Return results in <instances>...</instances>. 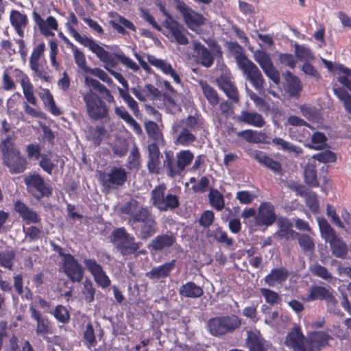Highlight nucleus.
I'll use <instances>...</instances> for the list:
<instances>
[{"label":"nucleus","mask_w":351,"mask_h":351,"mask_svg":"<svg viewBox=\"0 0 351 351\" xmlns=\"http://www.w3.org/2000/svg\"><path fill=\"white\" fill-rule=\"evenodd\" d=\"M120 210L129 216L128 223L141 240H147L157 232V221L148 206L132 199L124 204Z\"/></svg>","instance_id":"obj_1"},{"label":"nucleus","mask_w":351,"mask_h":351,"mask_svg":"<svg viewBox=\"0 0 351 351\" xmlns=\"http://www.w3.org/2000/svg\"><path fill=\"white\" fill-rule=\"evenodd\" d=\"M294 49L296 57L300 61L310 62L315 58L310 49L304 45L295 43L294 45Z\"/></svg>","instance_id":"obj_51"},{"label":"nucleus","mask_w":351,"mask_h":351,"mask_svg":"<svg viewBox=\"0 0 351 351\" xmlns=\"http://www.w3.org/2000/svg\"><path fill=\"white\" fill-rule=\"evenodd\" d=\"M84 338L85 340V344L88 348L96 346L97 341L94 333V329L90 323L87 324L86 326V330L84 332Z\"/></svg>","instance_id":"obj_60"},{"label":"nucleus","mask_w":351,"mask_h":351,"mask_svg":"<svg viewBox=\"0 0 351 351\" xmlns=\"http://www.w3.org/2000/svg\"><path fill=\"white\" fill-rule=\"evenodd\" d=\"M115 114L122 120H123L132 130L137 134L142 133V128L140 124L131 116L123 106H116L114 107Z\"/></svg>","instance_id":"obj_36"},{"label":"nucleus","mask_w":351,"mask_h":351,"mask_svg":"<svg viewBox=\"0 0 351 351\" xmlns=\"http://www.w3.org/2000/svg\"><path fill=\"white\" fill-rule=\"evenodd\" d=\"M299 109L302 115L309 121H315L319 119V112L314 106L304 104L300 105Z\"/></svg>","instance_id":"obj_56"},{"label":"nucleus","mask_w":351,"mask_h":351,"mask_svg":"<svg viewBox=\"0 0 351 351\" xmlns=\"http://www.w3.org/2000/svg\"><path fill=\"white\" fill-rule=\"evenodd\" d=\"M95 289L93 282L89 279H86L83 282L82 293L87 303L93 302L95 300Z\"/></svg>","instance_id":"obj_57"},{"label":"nucleus","mask_w":351,"mask_h":351,"mask_svg":"<svg viewBox=\"0 0 351 351\" xmlns=\"http://www.w3.org/2000/svg\"><path fill=\"white\" fill-rule=\"evenodd\" d=\"M304 180L306 184L311 187H317L319 186V182L317 178V171L313 165H306L304 171Z\"/></svg>","instance_id":"obj_50"},{"label":"nucleus","mask_w":351,"mask_h":351,"mask_svg":"<svg viewBox=\"0 0 351 351\" xmlns=\"http://www.w3.org/2000/svg\"><path fill=\"white\" fill-rule=\"evenodd\" d=\"M0 150L2 152L3 158L19 152V150L17 149L14 145V137L8 135L3 139L0 143Z\"/></svg>","instance_id":"obj_49"},{"label":"nucleus","mask_w":351,"mask_h":351,"mask_svg":"<svg viewBox=\"0 0 351 351\" xmlns=\"http://www.w3.org/2000/svg\"><path fill=\"white\" fill-rule=\"evenodd\" d=\"M3 163L7 166L12 173H23L26 169L27 160L20 152L5 156L3 158Z\"/></svg>","instance_id":"obj_19"},{"label":"nucleus","mask_w":351,"mask_h":351,"mask_svg":"<svg viewBox=\"0 0 351 351\" xmlns=\"http://www.w3.org/2000/svg\"><path fill=\"white\" fill-rule=\"evenodd\" d=\"M145 130L148 136L154 141H158L162 138V133L158 128V125L155 122L148 121L146 123Z\"/></svg>","instance_id":"obj_61"},{"label":"nucleus","mask_w":351,"mask_h":351,"mask_svg":"<svg viewBox=\"0 0 351 351\" xmlns=\"http://www.w3.org/2000/svg\"><path fill=\"white\" fill-rule=\"evenodd\" d=\"M208 197L210 206L215 210L220 211L224 208L223 195L217 189L210 188Z\"/></svg>","instance_id":"obj_45"},{"label":"nucleus","mask_w":351,"mask_h":351,"mask_svg":"<svg viewBox=\"0 0 351 351\" xmlns=\"http://www.w3.org/2000/svg\"><path fill=\"white\" fill-rule=\"evenodd\" d=\"M147 149L149 152L148 170L152 173H158L160 165L159 148L156 143H152L148 145Z\"/></svg>","instance_id":"obj_32"},{"label":"nucleus","mask_w":351,"mask_h":351,"mask_svg":"<svg viewBox=\"0 0 351 351\" xmlns=\"http://www.w3.org/2000/svg\"><path fill=\"white\" fill-rule=\"evenodd\" d=\"M327 141V138L325 134L322 132H316L311 136V141L314 144H319L318 145H312L310 144L305 145L306 147L315 149V150H320L324 148L326 145L325 143Z\"/></svg>","instance_id":"obj_53"},{"label":"nucleus","mask_w":351,"mask_h":351,"mask_svg":"<svg viewBox=\"0 0 351 351\" xmlns=\"http://www.w3.org/2000/svg\"><path fill=\"white\" fill-rule=\"evenodd\" d=\"M45 49L44 43H40L33 50L29 60V66L31 69H34L38 66V61L43 55Z\"/></svg>","instance_id":"obj_59"},{"label":"nucleus","mask_w":351,"mask_h":351,"mask_svg":"<svg viewBox=\"0 0 351 351\" xmlns=\"http://www.w3.org/2000/svg\"><path fill=\"white\" fill-rule=\"evenodd\" d=\"M331 290L332 289H327L322 286H312L309 289L308 293L306 295L304 300L306 302H311L317 300H324L326 297V295H328Z\"/></svg>","instance_id":"obj_43"},{"label":"nucleus","mask_w":351,"mask_h":351,"mask_svg":"<svg viewBox=\"0 0 351 351\" xmlns=\"http://www.w3.org/2000/svg\"><path fill=\"white\" fill-rule=\"evenodd\" d=\"M329 336L324 332H314L306 338L307 351H318L327 344Z\"/></svg>","instance_id":"obj_26"},{"label":"nucleus","mask_w":351,"mask_h":351,"mask_svg":"<svg viewBox=\"0 0 351 351\" xmlns=\"http://www.w3.org/2000/svg\"><path fill=\"white\" fill-rule=\"evenodd\" d=\"M147 61L150 64L160 69L165 75H167L169 69L171 68V65L167 61L156 58L152 55L147 56Z\"/></svg>","instance_id":"obj_54"},{"label":"nucleus","mask_w":351,"mask_h":351,"mask_svg":"<svg viewBox=\"0 0 351 351\" xmlns=\"http://www.w3.org/2000/svg\"><path fill=\"white\" fill-rule=\"evenodd\" d=\"M282 319V317L279 315L278 311H268L264 321L268 326L277 328L280 326V320Z\"/></svg>","instance_id":"obj_63"},{"label":"nucleus","mask_w":351,"mask_h":351,"mask_svg":"<svg viewBox=\"0 0 351 351\" xmlns=\"http://www.w3.org/2000/svg\"><path fill=\"white\" fill-rule=\"evenodd\" d=\"M111 241L123 256L134 253L142 245L141 243L135 242L134 237L130 235L124 228H116L112 231Z\"/></svg>","instance_id":"obj_8"},{"label":"nucleus","mask_w":351,"mask_h":351,"mask_svg":"<svg viewBox=\"0 0 351 351\" xmlns=\"http://www.w3.org/2000/svg\"><path fill=\"white\" fill-rule=\"evenodd\" d=\"M199 84L203 94L208 103L213 106H217L219 102V97L215 88L206 82L202 81L199 82Z\"/></svg>","instance_id":"obj_44"},{"label":"nucleus","mask_w":351,"mask_h":351,"mask_svg":"<svg viewBox=\"0 0 351 351\" xmlns=\"http://www.w3.org/2000/svg\"><path fill=\"white\" fill-rule=\"evenodd\" d=\"M254 60L260 65L265 75L278 85L280 83V73L275 69L269 56L263 50H258L254 53Z\"/></svg>","instance_id":"obj_13"},{"label":"nucleus","mask_w":351,"mask_h":351,"mask_svg":"<svg viewBox=\"0 0 351 351\" xmlns=\"http://www.w3.org/2000/svg\"><path fill=\"white\" fill-rule=\"evenodd\" d=\"M67 27L72 36L80 44L88 47L96 56L104 49V48L99 45L93 39L86 36H82L71 25L67 24Z\"/></svg>","instance_id":"obj_27"},{"label":"nucleus","mask_w":351,"mask_h":351,"mask_svg":"<svg viewBox=\"0 0 351 351\" xmlns=\"http://www.w3.org/2000/svg\"><path fill=\"white\" fill-rule=\"evenodd\" d=\"M319 226L322 237L326 242L337 237L334 230L326 220L319 221Z\"/></svg>","instance_id":"obj_58"},{"label":"nucleus","mask_w":351,"mask_h":351,"mask_svg":"<svg viewBox=\"0 0 351 351\" xmlns=\"http://www.w3.org/2000/svg\"><path fill=\"white\" fill-rule=\"evenodd\" d=\"M84 83L90 88L89 89L96 90L100 94H102L104 98L106 100L107 102H114V98L111 94L110 90L108 89L104 84H101L98 80L90 77L86 76L84 77Z\"/></svg>","instance_id":"obj_35"},{"label":"nucleus","mask_w":351,"mask_h":351,"mask_svg":"<svg viewBox=\"0 0 351 351\" xmlns=\"http://www.w3.org/2000/svg\"><path fill=\"white\" fill-rule=\"evenodd\" d=\"M175 241L176 237L173 234H162L153 239L149 247L155 251H162L172 246Z\"/></svg>","instance_id":"obj_33"},{"label":"nucleus","mask_w":351,"mask_h":351,"mask_svg":"<svg viewBox=\"0 0 351 351\" xmlns=\"http://www.w3.org/2000/svg\"><path fill=\"white\" fill-rule=\"evenodd\" d=\"M82 97L85 104L87 114L91 119L101 120L108 117V106L93 90L88 89L82 93Z\"/></svg>","instance_id":"obj_4"},{"label":"nucleus","mask_w":351,"mask_h":351,"mask_svg":"<svg viewBox=\"0 0 351 351\" xmlns=\"http://www.w3.org/2000/svg\"><path fill=\"white\" fill-rule=\"evenodd\" d=\"M252 156L261 165L269 169L276 174L282 175V169L280 162L274 160L272 158L260 151L254 152Z\"/></svg>","instance_id":"obj_25"},{"label":"nucleus","mask_w":351,"mask_h":351,"mask_svg":"<svg viewBox=\"0 0 351 351\" xmlns=\"http://www.w3.org/2000/svg\"><path fill=\"white\" fill-rule=\"evenodd\" d=\"M32 16L40 32L44 35L47 36L54 35L51 30H56L58 29V23L53 16H49L47 18L46 21H44L36 11L33 12Z\"/></svg>","instance_id":"obj_23"},{"label":"nucleus","mask_w":351,"mask_h":351,"mask_svg":"<svg viewBox=\"0 0 351 351\" xmlns=\"http://www.w3.org/2000/svg\"><path fill=\"white\" fill-rule=\"evenodd\" d=\"M14 210L27 224L31 223H40L41 221V218L38 214L21 201H16L14 203Z\"/></svg>","instance_id":"obj_22"},{"label":"nucleus","mask_w":351,"mask_h":351,"mask_svg":"<svg viewBox=\"0 0 351 351\" xmlns=\"http://www.w3.org/2000/svg\"><path fill=\"white\" fill-rule=\"evenodd\" d=\"M272 143L278 146L279 149L289 154H293L295 157L303 153V149L300 147L279 137L274 138L272 139Z\"/></svg>","instance_id":"obj_40"},{"label":"nucleus","mask_w":351,"mask_h":351,"mask_svg":"<svg viewBox=\"0 0 351 351\" xmlns=\"http://www.w3.org/2000/svg\"><path fill=\"white\" fill-rule=\"evenodd\" d=\"M217 82L219 87L229 99L234 104L239 103L240 98L238 89L228 77L221 75L217 79Z\"/></svg>","instance_id":"obj_20"},{"label":"nucleus","mask_w":351,"mask_h":351,"mask_svg":"<svg viewBox=\"0 0 351 351\" xmlns=\"http://www.w3.org/2000/svg\"><path fill=\"white\" fill-rule=\"evenodd\" d=\"M194 155L189 150H182L176 154V158L171 151L165 152L163 165L167 170V175L171 178L180 175L186 167L193 160Z\"/></svg>","instance_id":"obj_3"},{"label":"nucleus","mask_w":351,"mask_h":351,"mask_svg":"<svg viewBox=\"0 0 351 351\" xmlns=\"http://www.w3.org/2000/svg\"><path fill=\"white\" fill-rule=\"evenodd\" d=\"M128 172L122 167H113L105 176L104 182L108 188L121 186L127 181Z\"/></svg>","instance_id":"obj_18"},{"label":"nucleus","mask_w":351,"mask_h":351,"mask_svg":"<svg viewBox=\"0 0 351 351\" xmlns=\"http://www.w3.org/2000/svg\"><path fill=\"white\" fill-rule=\"evenodd\" d=\"M176 7L181 13L186 25L190 29L195 31L204 23V16L195 12L184 2L178 1Z\"/></svg>","instance_id":"obj_14"},{"label":"nucleus","mask_w":351,"mask_h":351,"mask_svg":"<svg viewBox=\"0 0 351 351\" xmlns=\"http://www.w3.org/2000/svg\"><path fill=\"white\" fill-rule=\"evenodd\" d=\"M16 71L20 75V83L23 88V93L27 101L33 106H36L37 99L34 94V88L27 75L19 70Z\"/></svg>","instance_id":"obj_37"},{"label":"nucleus","mask_w":351,"mask_h":351,"mask_svg":"<svg viewBox=\"0 0 351 351\" xmlns=\"http://www.w3.org/2000/svg\"><path fill=\"white\" fill-rule=\"evenodd\" d=\"M286 87L285 90L291 97L298 98L300 95L302 86L300 79L287 71L285 74Z\"/></svg>","instance_id":"obj_30"},{"label":"nucleus","mask_w":351,"mask_h":351,"mask_svg":"<svg viewBox=\"0 0 351 351\" xmlns=\"http://www.w3.org/2000/svg\"><path fill=\"white\" fill-rule=\"evenodd\" d=\"M53 315L59 322L62 324L67 323L70 318L69 311L62 305H58Z\"/></svg>","instance_id":"obj_62"},{"label":"nucleus","mask_w":351,"mask_h":351,"mask_svg":"<svg viewBox=\"0 0 351 351\" xmlns=\"http://www.w3.org/2000/svg\"><path fill=\"white\" fill-rule=\"evenodd\" d=\"M27 191L39 199L51 194V190L38 173L29 174L24 180Z\"/></svg>","instance_id":"obj_9"},{"label":"nucleus","mask_w":351,"mask_h":351,"mask_svg":"<svg viewBox=\"0 0 351 351\" xmlns=\"http://www.w3.org/2000/svg\"><path fill=\"white\" fill-rule=\"evenodd\" d=\"M160 11L167 17L163 22V26L167 29L171 37L173 38L171 39V41L173 40L179 45H186L189 43V39L184 34L183 26L173 20L172 17L167 12L165 8L162 5L160 7Z\"/></svg>","instance_id":"obj_11"},{"label":"nucleus","mask_w":351,"mask_h":351,"mask_svg":"<svg viewBox=\"0 0 351 351\" xmlns=\"http://www.w3.org/2000/svg\"><path fill=\"white\" fill-rule=\"evenodd\" d=\"M247 346L250 351H267L266 341L259 335L252 332L247 333Z\"/></svg>","instance_id":"obj_38"},{"label":"nucleus","mask_w":351,"mask_h":351,"mask_svg":"<svg viewBox=\"0 0 351 351\" xmlns=\"http://www.w3.org/2000/svg\"><path fill=\"white\" fill-rule=\"evenodd\" d=\"M10 23L20 37L24 36L23 28L26 27L28 23L27 16L18 10H12L10 12Z\"/></svg>","instance_id":"obj_34"},{"label":"nucleus","mask_w":351,"mask_h":351,"mask_svg":"<svg viewBox=\"0 0 351 351\" xmlns=\"http://www.w3.org/2000/svg\"><path fill=\"white\" fill-rule=\"evenodd\" d=\"M15 257L16 253L11 248L0 251V266L12 270Z\"/></svg>","instance_id":"obj_47"},{"label":"nucleus","mask_w":351,"mask_h":351,"mask_svg":"<svg viewBox=\"0 0 351 351\" xmlns=\"http://www.w3.org/2000/svg\"><path fill=\"white\" fill-rule=\"evenodd\" d=\"M31 318L36 322V333L38 336L43 337L47 342H51V338L47 335L53 333V325L49 319L43 315L35 306L29 307Z\"/></svg>","instance_id":"obj_10"},{"label":"nucleus","mask_w":351,"mask_h":351,"mask_svg":"<svg viewBox=\"0 0 351 351\" xmlns=\"http://www.w3.org/2000/svg\"><path fill=\"white\" fill-rule=\"evenodd\" d=\"M118 91L119 95L123 99L124 102L127 104L128 108L131 110L132 113L135 116H138L140 112L138 103L129 94L128 90H124L123 88H119Z\"/></svg>","instance_id":"obj_48"},{"label":"nucleus","mask_w":351,"mask_h":351,"mask_svg":"<svg viewBox=\"0 0 351 351\" xmlns=\"http://www.w3.org/2000/svg\"><path fill=\"white\" fill-rule=\"evenodd\" d=\"M141 155L136 144H134L127 159L126 167L128 169L137 171L141 167Z\"/></svg>","instance_id":"obj_46"},{"label":"nucleus","mask_w":351,"mask_h":351,"mask_svg":"<svg viewBox=\"0 0 351 351\" xmlns=\"http://www.w3.org/2000/svg\"><path fill=\"white\" fill-rule=\"evenodd\" d=\"M83 262L98 286L105 289L110 285L111 281L109 277L95 260L85 258Z\"/></svg>","instance_id":"obj_15"},{"label":"nucleus","mask_w":351,"mask_h":351,"mask_svg":"<svg viewBox=\"0 0 351 351\" xmlns=\"http://www.w3.org/2000/svg\"><path fill=\"white\" fill-rule=\"evenodd\" d=\"M166 190V186L164 184H160L151 191L152 205L161 212L175 210L180 205L177 195L167 193Z\"/></svg>","instance_id":"obj_5"},{"label":"nucleus","mask_w":351,"mask_h":351,"mask_svg":"<svg viewBox=\"0 0 351 351\" xmlns=\"http://www.w3.org/2000/svg\"><path fill=\"white\" fill-rule=\"evenodd\" d=\"M97 57L104 64V68L123 86L124 90H128L127 80L122 74L112 69L116 68L120 62L132 71L136 72L139 70L138 64L121 51L110 53L104 49Z\"/></svg>","instance_id":"obj_2"},{"label":"nucleus","mask_w":351,"mask_h":351,"mask_svg":"<svg viewBox=\"0 0 351 351\" xmlns=\"http://www.w3.org/2000/svg\"><path fill=\"white\" fill-rule=\"evenodd\" d=\"M62 268L64 274L72 282H80L84 278V267L73 255H65L62 260Z\"/></svg>","instance_id":"obj_12"},{"label":"nucleus","mask_w":351,"mask_h":351,"mask_svg":"<svg viewBox=\"0 0 351 351\" xmlns=\"http://www.w3.org/2000/svg\"><path fill=\"white\" fill-rule=\"evenodd\" d=\"M172 133L176 136L175 143L182 146H188L193 143L196 138L189 128L182 127L181 125L173 124Z\"/></svg>","instance_id":"obj_21"},{"label":"nucleus","mask_w":351,"mask_h":351,"mask_svg":"<svg viewBox=\"0 0 351 351\" xmlns=\"http://www.w3.org/2000/svg\"><path fill=\"white\" fill-rule=\"evenodd\" d=\"M285 344L294 351H307L306 338L304 337L298 326L293 328L287 334Z\"/></svg>","instance_id":"obj_17"},{"label":"nucleus","mask_w":351,"mask_h":351,"mask_svg":"<svg viewBox=\"0 0 351 351\" xmlns=\"http://www.w3.org/2000/svg\"><path fill=\"white\" fill-rule=\"evenodd\" d=\"M241 324V319L237 315H225L210 319L207 326L213 336L220 337L232 332Z\"/></svg>","instance_id":"obj_6"},{"label":"nucleus","mask_w":351,"mask_h":351,"mask_svg":"<svg viewBox=\"0 0 351 351\" xmlns=\"http://www.w3.org/2000/svg\"><path fill=\"white\" fill-rule=\"evenodd\" d=\"M289 272L285 267L275 268L265 277V282L269 287H276L282 285L287 280Z\"/></svg>","instance_id":"obj_29"},{"label":"nucleus","mask_w":351,"mask_h":351,"mask_svg":"<svg viewBox=\"0 0 351 351\" xmlns=\"http://www.w3.org/2000/svg\"><path fill=\"white\" fill-rule=\"evenodd\" d=\"M237 136L248 143H259L265 142L266 134L252 130H245L237 132Z\"/></svg>","instance_id":"obj_41"},{"label":"nucleus","mask_w":351,"mask_h":351,"mask_svg":"<svg viewBox=\"0 0 351 351\" xmlns=\"http://www.w3.org/2000/svg\"><path fill=\"white\" fill-rule=\"evenodd\" d=\"M71 48L73 53L75 62L77 66L83 70L84 72L88 73V69L90 68L87 66L85 55L81 51H80L76 46L73 44L70 43Z\"/></svg>","instance_id":"obj_52"},{"label":"nucleus","mask_w":351,"mask_h":351,"mask_svg":"<svg viewBox=\"0 0 351 351\" xmlns=\"http://www.w3.org/2000/svg\"><path fill=\"white\" fill-rule=\"evenodd\" d=\"M179 293L182 297L196 298L201 297L204 291L202 287L193 282H188L180 287Z\"/></svg>","instance_id":"obj_39"},{"label":"nucleus","mask_w":351,"mask_h":351,"mask_svg":"<svg viewBox=\"0 0 351 351\" xmlns=\"http://www.w3.org/2000/svg\"><path fill=\"white\" fill-rule=\"evenodd\" d=\"M311 272L323 280H330L332 278V274L328 271V270L324 266L315 263L311 265L310 267Z\"/></svg>","instance_id":"obj_55"},{"label":"nucleus","mask_w":351,"mask_h":351,"mask_svg":"<svg viewBox=\"0 0 351 351\" xmlns=\"http://www.w3.org/2000/svg\"><path fill=\"white\" fill-rule=\"evenodd\" d=\"M327 243H329L332 253L335 256L341 258H346L348 254L347 246L339 238L336 237Z\"/></svg>","instance_id":"obj_42"},{"label":"nucleus","mask_w":351,"mask_h":351,"mask_svg":"<svg viewBox=\"0 0 351 351\" xmlns=\"http://www.w3.org/2000/svg\"><path fill=\"white\" fill-rule=\"evenodd\" d=\"M193 45L198 62L206 68L210 67L215 59L211 51L197 41H193Z\"/></svg>","instance_id":"obj_24"},{"label":"nucleus","mask_w":351,"mask_h":351,"mask_svg":"<svg viewBox=\"0 0 351 351\" xmlns=\"http://www.w3.org/2000/svg\"><path fill=\"white\" fill-rule=\"evenodd\" d=\"M176 260H172L162 265L153 267L149 271L145 274V276L152 280L163 278L167 277L171 271L175 268Z\"/></svg>","instance_id":"obj_31"},{"label":"nucleus","mask_w":351,"mask_h":351,"mask_svg":"<svg viewBox=\"0 0 351 351\" xmlns=\"http://www.w3.org/2000/svg\"><path fill=\"white\" fill-rule=\"evenodd\" d=\"M90 134L94 143L99 145L106 134V130L103 126H96L90 129Z\"/></svg>","instance_id":"obj_64"},{"label":"nucleus","mask_w":351,"mask_h":351,"mask_svg":"<svg viewBox=\"0 0 351 351\" xmlns=\"http://www.w3.org/2000/svg\"><path fill=\"white\" fill-rule=\"evenodd\" d=\"M276 219L274 206L270 202H263L259 205L255 222L258 226H269Z\"/></svg>","instance_id":"obj_16"},{"label":"nucleus","mask_w":351,"mask_h":351,"mask_svg":"<svg viewBox=\"0 0 351 351\" xmlns=\"http://www.w3.org/2000/svg\"><path fill=\"white\" fill-rule=\"evenodd\" d=\"M237 120L256 128H262L265 123V119L261 114L247 110L241 111L240 114L237 117Z\"/></svg>","instance_id":"obj_28"},{"label":"nucleus","mask_w":351,"mask_h":351,"mask_svg":"<svg viewBox=\"0 0 351 351\" xmlns=\"http://www.w3.org/2000/svg\"><path fill=\"white\" fill-rule=\"evenodd\" d=\"M236 62L239 68L243 72L248 80L257 91L264 88L265 80L263 76L256 65L243 53L237 54Z\"/></svg>","instance_id":"obj_7"}]
</instances>
